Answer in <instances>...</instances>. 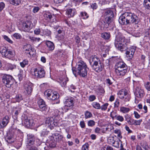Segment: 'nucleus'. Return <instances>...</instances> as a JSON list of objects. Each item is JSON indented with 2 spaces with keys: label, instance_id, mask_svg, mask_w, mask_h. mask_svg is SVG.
<instances>
[{
  "label": "nucleus",
  "instance_id": "obj_1",
  "mask_svg": "<svg viewBox=\"0 0 150 150\" xmlns=\"http://www.w3.org/2000/svg\"><path fill=\"white\" fill-rule=\"evenodd\" d=\"M139 19L137 16L134 13L125 12L123 13L119 17V22L122 25H127L131 24H137Z\"/></svg>",
  "mask_w": 150,
  "mask_h": 150
},
{
  "label": "nucleus",
  "instance_id": "obj_2",
  "mask_svg": "<svg viewBox=\"0 0 150 150\" xmlns=\"http://www.w3.org/2000/svg\"><path fill=\"white\" fill-rule=\"evenodd\" d=\"M73 74L75 76H76V73L81 77L86 78L87 75V71L88 68L85 63L83 61L80 60L76 65V69L73 67L72 69Z\"/></svg>",
  "mask_w": 150,
  "mask_h": 150
},
{
  "label": "nucleus",
  "instance_id": "obj_3",
  "mask_svg": "<svg viewBox=\"0 0 150 150\" xmlns=\"http://www.w3.org/2000/svg\"><path fill=\"white\" fill-rule=\"evenodd\" d=\"M127 41L122 35L119 34L115 37L114 44L116 48L121 51L125 50L127 48Z\"/></svg>",
  "mask_w": 150,
  "mask_h": 150
},
{
  "label": "nucleus",
  "instance_id": "obj_4",
  "mask_svg": "<svg viewBox=\"0 0 150 150\" xmlns=\"http://www.w3.org/2000/svg\"><path fill=\"white\" fill-rule=\"evenodd\" d=\"M89 63L92 69L98 72L101 71L103 68V64L98 57L96 55L91 57Z\"/></svg>",
  "mask_w": 150,
  "mask_h": 150
},
{
  "label": "nucleus",
  "instance_id": "obj_5",
  "mask_svg": "<svg viewBox=\"0 0 150 150\" xmlns=\"http://www.w3.org/2000/svg\"><path fill=\"white\" fill-rule=\"evenodd\" d=\"M0 52L3 57L9 59L13 58L15 56L14 53L13 51L7 49L5 47H2L0 48Z\"/></svg>",
  "mask_w": 150,
  "mask_h": 150
},
{
  "label": "nucleus",
  "instance_id": "obj_6",
  "mask_svg": "<svg viewBox=\"0 0 150 150\" xmlns=\"http://www.w3.org/2000/svg\"><path fill=\"white\" fill-rule=\"evenodd\" d=\"M5 140L9 144H12L15 142V146L17 149H19L22 145L21 141H16V139L12 135L8 134L5 137Z\"/></svg>",
  "mask_w": 150,
  "mask_h": 150
},
{
  "label": "nucleus",
  "instance_id": "obj_7",
  "mask_svg": "<svg viewBox=\"0 0 150 150\" xmlns=\"http://www.w3.org/2000/svg\"><path fill=\"white\" fill-rule=\"evenodd\" d=\"M14 79L12 76L9 75H4L2 78L4 84L8 88H10L14 82Z\"/></svg>",
  "mask_w": 150,
  "mask_h": 150
},
{
  "label": "nucleus",
  "instance_id": "obj_8",
  "mask_svg": "<svg viewBox=\"0 0 150 150\" xmlns=\"http://www.w3.org/2000/svg\"><path fill=\"white\" fill-rule=\"evenodd\" d=\"M33 73L35 77L37 78H44L45 75V71L44 69L41 67H38L35 69Z\"/></svg>",
  "mask_w": 150,
  "mask_h": 150
},
{
  "label": "nucleus",
  "instance_id": "obj_9",
  "mask_svg": "<svg viewBox=\"0 0 150 150\" xmlns=\"http://www.w3.org/2000/svg\"><path fill=\"white\" fill-rule=\"evenodd\" d=\"M45 94L47 96L48 99L52 100H57L59 98V95L57 92H53L51 90L46 91L45 93Z\"/></svg>",
  "mask_w": 150,
  "mask_h": 150
},
{
  "label": "nucleus",
  "instance_id": "obj_10",
  "mask_svg": "<svg viewBox=\"0 0 150 150\" xmlns=\"http://www.w3.org/2000/svg\"><path fill=\"white\" fill-rule=\"evenodd\" d=\"M33 24L30 21H27L23 22L21 25L22 30L25 32H28L32 28Z\"/></svg>",
  "mask_w": 150,
  "mask_h": 150
},
{
  "label": "nucleus",
  "instance_id": "obj_11",
  "mask_svg": "<svg viewBox=\"0 0 150 150\" xmlns=\"http://www.w3.org/2000/svg\"><path fill=\"white\" fill-rule=\"evenodd\" d=\"M23 122L25 127L28 128H31L35 125V121L32 119H28L27 117H25Z\"/></svg>",
  "mask_w": 150,
  "mask_h": 150
},
{
  "label": "nucleus",
  "instance_id": "obj_12",
  "mask_svg": "<svg viewBox=\"0 0 150 150\" xmlns=\"http://www.w3.org/2000/svg\"><path fill=\"white\" fill-rule=\"evenodd\" d=\"M134 93L136 97L139 98H141L144 96V92L143 89L139 86H137Z\"/></svg>",
  "mask_w": 150,
  "mask_h": 150
},
{
  "label": "nucleus",
  "instance_id": "obj_13",
  "mask_svg": "<svg viewBox=\"0 0 150 150\" xmlns=\"http://www.w3.org/2000/svg\"><path fill=\"white\" fill-rule=\"evenodd\" d=\"M135 51V49L132 47L127 49L126 54V57L129 59H131L133 57Z\"/></svg>",
  "mask_w": 150,
  "mask_h": 150
},
{
  "label": "nucleus",
  "instance_id": "obj_14",
  "mask_svg": "<svg viewBox=\"0 0 150 150\" xmlns=\"http://www.w3.org/2000/svg\"><path fill=\"white\" fill-rule=\"evenodd\" d=\"M74 99L72 97H67L65 98L64 103L65 106L72 108L74 106Z\"/></svg>",
  "mask_w": 150,
  "mask_h": 150
},
{
  "label": "nucleus",
  "instance_id": "obj_15",
  "mask_svg": "<svg viewBox=\"0 0 150 150\" xmlns=\"http://www.w3.org/2000/svg\"><path fill=\"white\" fill-rule=\"evenodd\" d=\"M38 103L41 110L46 111L47 110V105L45 101L40 98L38 99Z\"/></svg>",
  "mask_w": 150,
  "mask_h": 150
},
{
  "label": "nucleus",
  "instance_id": "obj_16",
  "mask_svg": "<svg viewBox=\"0 0 150 150\" xmlns=\"http://www.w3.org/2000/svg\"><path fill=\"white\" fill-rule=\"evenodd\" d=\"M127 67L122 68H118L115 69V71L117 74L120 76H123L125 75L127 71Z\"/></svg>",
  "mask_w": 150,
  "mask_h": 150
},
{
  "label": "nucleus",
  "instance_id": "obj_17",
  "mask_svg": "<svg viewBox=\"0 0 150 150\" xmlns=\"http://www.w3.org/2000/svg\"><path fill=\"white\" fill-rule=\"evenodd\" d=\"M25 92H26L28 95L30 94L33 90V85L30 83H28L25 84L24 86Z\"/></svg>",
  "mask_w": 150,
  "mask_h": 150
},
{
  "label": "nucleus",
  "instance_id": "obj_18",
  "mask_svg": "<svg viewBox=\"0 0 150 150\" xmlns=\"http://www.w3.org/2000/svg\"><path fill=\"white\" fill-rule=\"evenodd\" d=\"M76 13V11L74 8H68L66 10V14L69 18L74 17Z\"/></svg>",
  "mask_w": 150,
  "mask_h": 150
},
{
  "label": "nucleus",
  "instance_id": "obj_19",
  "mask_svg": "<svg viewBox=\"0 0 150 150\" xmlns=\"http://www.w3.org/2000/svg\"><path fill=\"white\" fill-rule=\"evenodd\" d=\"M9 118L8 116H6L3 118L1 123H0V129L5 127L9 122Z\"/></svg>",
  "mask_w": 150,
  "mask_h": 150
},
{
  "label": "nucleus",
  "instance_id": "obj_20",
  "mask_svg": "<svg viewBox=\"0 0 150 150\" xmlns=\"http://www.w3.org/2000/svg\"><path fill=\"white\" fill-rule=\"evenodd\" d=\"M113 17L106 16L105 19V21L107 26L112 27L114 25V22L112 21V18Z\"/></svg>",
  "mask_w": 150,
  "mask_h": 150
},
{
  "label": "nucleus",
  "instance_id": "obj_21",
  "mask_svg": "<svg viewBox=\"0 0 150 150\" xmlns=\"http://www.w3.org/2000/svg\"><path fill=\"white\" fill-rule=\"evenodd\" d=\"M28 143L29 144H34L35 137L32 134H29L27 135Z\"/></svg>",
  "mask_w": 150,
  "mask_h": 150
},
{
  "label": "nucleus",
  "instance_id": "obj_22",
  "mask_svg": "<svg viewBox=\"0 0 150 150\" xmlns=\"http://www.w3.org/2000/svg\"><path fill=\"white\" fill-rule=\"evenodd\" d=\"M45 123L48 126L53 127L54 125V121L53 118H47L45 121Z\"/></svg>",
  "mask_w": 150,
  "mask_h": 150
},
{
  "label": "nucleus",
  "instance_id": "obj_23",
  "mask_svg": "<svg viewBox=\"0 0 150 150\" xmlns=\"http://www.w3.org/2000/svg\"><path fill=\"white\" fill-rule=\"evenodd\" d=\"M52 137H54V139H56V142H59L62 140L63 136L61 135H59L58 134L56 133L52 134Z\"/></svg>",
  "mask_w": 150,
  "mask_h": 150
},
{
  "label": "nucleus",
  "instance_id": "obj_24",
  "mask_svg": "<svg viewBox=\"0 0 150 150\" xmlns=\"http://www.w3.org/2000/svg\"><path fill=\"white\" fill-rule=\"evenodd\" d=\"M127 67V65L123 62H119L115 64V69L118 68H123Z\"/></svg>",
  "mask_w": 150,
  "mask_h": 150
},
{
  "label": "nucleus",
  "instance_id": "obj_25",
  "mask_svg": "<svg viewBox=\"0 0 150 150\" xmlns=\"http://www.w3.org/2000/svg\"><path fill=\"white\" fill-rule=\"evenodd\" d=\"M50 140L49 143V146L51 148H54L56 147V142L54 139V137L51 136L50 137Z\"/></svg>",
  "mask_w": 150,
  "mask_h": 150
},
{
  "label": "nucleus",
  "instance_id": "obj_26",
  "mask_svg": "<svg viewBox=\"0 0 150 150\" xmlns=\"http://www.w3.org/2000/svg\"><path fill=\"white\" fill-rule=\"evenodd\" d=\"M127 91L125 89H122L118 92L117 95L121 99H122L124 98V96L126 94Z\"/></svg>",
  "mask_w": 150,
  "mask_h": 150
},
{
  "label": "nucleus",
  "instance_id": "obj_27",
  "mask_svg": "<svg viewBox=\"0 0 150 150\" xmlns=\"http://www.w3.org/2000/svg\"><path fill=\"white\" fill-rule=\"evenodd\" d=\"M60 84L62 87H64L66 85L67 82L68 81V79L67 77L64 76L63 78L60 79Z\"/></svg>",
  "mask_w": 150,
  "mask_h": 150
},
{
  "label": "nucleus",
  "instance_id": "obj_28",
  "mask_svg": "<svg viewBox=\"0 0 150 150\" xmlns=\"http://www.w3.org/2000/svg\"><path fill=\"white\" fill-rule=\"evenodd\" d=\"M4 67L6 70L9 69L12 70L16 68V66L14 64H12L9 63H6L5 64Z\"/></svg>",
  "mask_w": 150,
  "mask_h": 150
},
{
  "label": "nucleus",
  "instance_id": "obj_29",
  "mask_svg": "<svg viewBox=\"0 0 150 150\" xmlns=\"http://www.w3.org/2000/svg\"><path fill=\"white\" fill-rule=\"evenodd\" d=\"M104 15L105 16H111V17H113L114 16L113 12L110 9L105 10L104 11Z\"/></svg>",
  "mask_w": 150,
  "mask_h": 150
},
{
  "label": "nucleus",
  "instance_id": "obj_30",
  "mask_svg": "<svg viewBox=\"0 0 150 150\" xmlns=\"http://www.w3.org/2000/svg\"><path fill=\"white\" fill-rule=\"evenodd\" d=\"M46 44L49 50L52 51L54 48V43L49 41H47L46 42Z\"/></svg>",
  "mask_w": 150,
  "mask_h": 150
},
{
  "label": "nucleus",
  "instance_id": "obj_31",
  "mask_svg": "<svg viewBox=\"0 0 150 150\" xmlns=\"http://www.w3.org/2000/svg\"><path fill=\"white\" fill-rule=\"evenodd\" d=\"M143 6L146 9L150 10V0H144Z\"/></svg>",
  "mask_w": 150,
  "mask_h": 150
},
{
  "label": "nucleus",
  "instance_id": "obj_32",
  "mask_svg": "<svg viewBox=\"0 0 150 150\" xmlns=\"http://www.w3.org/2000/svg\"><path fill=\"white\" fill-rule=\"evenodd\" d=\"M112 141L113 146L116 148H118L119 147L120 144L121 143V141L120 139H117V140H112Z\"/></svg>",
  "mask_w": 150,
  "mask_h": 150
},
{
  "label": "nucleus",
  "instance_id": "obj_33",
  "mask_svg": "<svg viewBox=\"0 0 150 150\" xmlns=\"http://www.w3.org/2000/svg\"><path fill=\"white\" fill-rule=\"evenodd\" d=\"M44 16L47 20H50L52 17L51 14L48 11H45L44 13Z\"/></svg>",
  "mask_w": 150,
  "mask_h": 150
},
{
  "label": "nucleus",
  "instance_id": "obj_34",
  "mask_svg": "<svg viewBox=\"0 0 150 150\" xmlns=\"http://www.w3.org/2000/svg\"><path fill=\"white\" fill-rule=\"evenodd\" d=\"M101 37L105 40H108L110 37V34L109 33L105 32L101 34Z\"/></svg>",
  "mask_w": 150,
  "mask_h": 150
},
{
  "label": "nucleus",
  "instance_id": "obj_35",
  "mask_svg": "<svg viewBox=\"0 0 150 150\" xmlns=\"http://www.w3.org/2000/svg\"><path fill=\"white\" fill-rule=\"evenodd\" d=\"M21 0H10V3L13 5L17 6L21 3Z\"/></svg>",
  "mask_w": 150,
  "mask_h": 150
},
{
  "label": "nucleus",
  "instance_id": "obj_36",
  "mask_svg": "<svg viewBox=\"0 0 150 150\" xmlns=\"http://www.w3.org/2000/svg\"><path fill=\"white\" fill-rule=\"evenodd\" d=\"M91 105L94 108L96 109H100V105L99 103L97 102H93Z\"/></svg>",
  "mask_w": 150,
  "mask_h": 150
},
{
  "label": "nucleus",
  "instance_id": "obj_37",
  "mask_svg": "<svg viewBox=\"0 0 150 150\" xmlns=\"http://www.w3.org/2000/svg\"><path fill=\"white\" fill-rule=\"evenodd\" d=\"M99 24L101 26V28H105L108 27L105 21L103 20H100L99 21Z\"/></svg>",
  "mask_w": 150,
  "mask_h": 150
},
{
  "label": "nucleus",
  "instance_id": "obj_38",
  "mask_svg": "<svg viewBox=\"0 0 150 150\" xmlns=\"http://www.w3.org/2000/svg\"><path fill=\"white\" fill-rule=\"evenodd\" d=\"M114 133L117 135V137L119 139H121L122 136L121 135V133L120 129H116L114 130Z\"/></svg>",
  "mask_w": 150,
  "mask_h": 150
},
{
  "label": "nucleus",
  "instance_id": "obj_39",
  "mask_svg": "<svg viewBox=\"0 0 150 150\" xmlns=\"http://www.w3.org/2000/svg\"><path fill=\"white\" fill-rule=\"evenodd\" d=\"M130 110V109L127 108L122 107L120 108V111L124 113L128 112Z\"/></svg>",
  "mask_w": 150,
  "mask_h": 150
},
{
  "label": "nucleus",
  "instance_id": "obj_40",
  "mask_svg": "<svg viewBox=\"0 0 150 150\" xmlns=\"http://www.w3.org/2000/svg\"><path fill=\"white\" fill-rule=\"evenodd\" d=\"M124 98L123 99H124V101L125 102H129L130 99V95L127 92L126 94L124 96Z\"/></svg>",
  "mask_w": 150,
  "mask_h": 150
},
{
  "label": "nucleus",
  "instance_id": "obj_41",
  "mask_svg": "<svg viewBox=\"0 0 150 150\" xmlns=\"http://www.w3.org/2000/svg\"><path fill=\"white\" fill-rule=\"evenodd\" d=\"M28 62L27 59H24L23 61L22 62L20 63V66L21 67L24 68L26 65L28 64Z\"/></svg>",
  "mask_w": 150,
  "mask_h": 150
},
{
  "label": "nucleus",
  "instance_id": "obj_42",
  "mask_svg": "<svg viewBox=\"0 0 150 150\" xmlns=\"http://www.w3.org/2000/svg\"><path fill=\"white\" fill-rule=\"evenodd\" d=\"M84 115L86 119L90 118L92 116L91 113L88 111H86L85 112Z\"/></svg>",
  "mask_w": 150,
  "mask_h": 150
},
{
  "label": "nucleus",
  "instance_id": "obj_43",
  "mask_svg": "<svg viewBox=\"0 0 150 150\" xmlns=\"http://www.w3.org/2000/svg\"><path fill=\"white\" fill-rule=\"evenodd\" d=\"M43 32V34L46 35L47 36H49L51 34V32L47 29H46L45 30H42Z\"/></svg>",
  "mask_w": 150,
  "mask_h": 150
},
{
  "label": "nucleus",
  "instance_id": "obj_44",
  "mask_svg": "<svg viewBox=\"0 0 150 150\" xmlns=\"http://www.w3.org/2000/svg\"><path fill=\"white\" fill-rule=\"evenodd\" d=\"M15 99L16 102H19L21 100L23 99L22 96L20 95H18L16 96Z\"/></svg>",
  "mask_w": 150,
  "mask_h": 150
},
{
  "label": "nucleus",
  "instance_id": "obj_45",
  "mask_svg": "<svg viewBox=\"0 0 150 150\" xmlns=\"http://www.w3.org/2000/svg\"><path fill=\"white\" fill-rule=\"evenodd\" d=\"M114 104V107L115 108H118L120 105V101L118 99H116L115 100Z\"/></svg>",
  "mask_w": 150,
  "mask_h": 150
},
{
  "label": "nucleus",
  "instance_id": "obj_46",
  "mask_svg": "<svg viewBox=\"0 0 150 150\" xmlns=\"http://www.w3.org/2000/svg\"><path fill=\"white\" fill-rule=\"evenodd\" d=\"M81 17H83V18L86 19L88 18V16L87 13L85 12H82L81 13Z\"/></svg>",
  "mask_w": 150,
  "mask_h": 150
},
{
  "label": "nucleus",
  "instance_id": "obj_47",
  "mask_svg": "<svg viewBox=\"0 0 150 150\" xmlns=\"http://www.w3.org/2000/svg\"><path fill=\"white\" fill-rule=\"evenodd\" d=\"M89 144L88 143H86L83 145L82 147V150H88Z\"/></svg>",
  "mask_w": 150,
  "mask_h": 150
},
{
  "label": "nucleus",
  "instance_id": "obj_48",
  "mask_svg": "<svg viewBox=\"0 0 150 150\" xmlns=\"http://www.w3.org/2000/svg\"><path fill=\"white\" fill-rule=\"evenodd\" d=\"M27 53L30 56H32L33 57H34L35 54V51L32 48L30 52H27Z\"/></svg>",
  "mask_w": 150,
  "mask_h": 150
},
{
  "label": "nucleus",
  "instance_id": "obj_49",
  "mask_svg": "<svg viewBox=\"0 0 150 150\" xmlns=\"http://www.w3.org/2000/svg\"><path fill=\"white\" fill-rule=\"evenodd\" d=\"M25 48L26 47H27V48H26L25 50V52L26 53H27V52H30V50H32V49L33 48L29 44H28L25 47Z\"/></svg>",
  "mask_w": 150,
  "mask_h": 150
},
{
  "label": "nucleus",
  "instance_id": "obj_50",
  "mask_svg": "<svg viewBox=\"0 0 150 150\" xmlns=\"http://www.w3.org/2000/svg\"><path fill=\"white\" fill-rule=\"evenodd\" d=\"M95 124V122L93 120H91L88 121V125L89 126L93 127L94 126Z\"/></svg>",
  "mask_w": 150,
  "mask_h": 150
},
{
  "label": "nucleus",
  "instance_id": "obj_51",
  "mask_svg": "<svg viewBox=\"0 0 150 150\" xmlns=\"http://www.w3.org/2000/svg\"><path fill=\"white\" fill-rule=\"evenodd\" d=\"M110 115L112 119H114L115 118H116L117 116L116 112L115 111H112L110 113Z\"/></svg>",
  "mask_w": 150,
  "mask_h": 150
},
{
  "label": "nucleus",
  "instance_id": "obj_52",
  "mask_svg": "<svg viewBox=\"0 0 150 150\" xmlns=\"http://www.w3.org/2000/svg\"><path fill=\"white\" fill-rule=\"evenodd\" d=\"M20 73L18 75V77L20 81H21L22 80L23 78V71L22 70H20Z\"/></svg>",
  "mask_w": 150,
  "mask_h": 150
},
{
  "label": "nucleus",
  "instance_id": "obj_53",
  "mask_svg": "<svg viewBox=\"0 0 150 150\" xmlns=\"http://www.w3.org/2000/svg\"><path fill=\"white\" fill-rule=\"evenodd\" d=\"M14 37L16 39H20L21 38V35L19 33H15L13 35Z\"/></svg>",
  "mask_w": 150,
  "mask_h": 150
},
{
  "label": "nucleus",
  "instance_id": "obj_54",
  "mask_svg": "<svg viewBox=\"0 0 150 150\" xmlns=\"http://www.w3.org/2000/svg\"><path fill=\"white\" fill-rule=\"evenodd\" d=\"M21 110V108L20 107H19L16 109L15 112V115L17 116L19 113H20Z\"/></svg>",
  "mask_w": 150,
  "mask_h": 150
},
{
  "label": "nucleus",
  "instance_id": "obj_55",
  "mask_svg": "<svg viewBox=\"0 0 150 150\" xmlns=\"http://www.w3.org/2000/svg\"><path fill=\"white\" fill-rule=\"evenodd\" d=\"M63 33L61 34H58L57 35L58 39L60 41L62 40L64 38V35Z\"/></svg>",
  "mask_w": 150,
  "mask_h": 150
},
{
  "label": "nucleus",
  "instance_id": "obj_56",
  "mask_svg": "<svg viewBox=\"0 0 150 150\" xmlns=\"http://www.w3.org/2000/svg\"><path fill=\"white\" fill-rule=\"evenodd\" d=\"M108 105V103H105L104 104L100 106V108L102 110H106Z\"/></svg>",
  "mask_w": 150,
  "mask_h": 150
},
{
  "label": "nucleus",
  "instance_id": "obj_57",
  "mask_svg": "<svg viewBox=\"0 0 150 150\" xmlns=\"http://www.w3.org/2000/svg\"><path fill=\"white\" fill-rule=\"evenodd\" d=\"M102 148L105 150H113V149L112 147L108 145H105L102 147Z\"/></svg>",
  "mask_w": 150,
  "mask_h": 150
},
{
  "label": "nucleus",
  "instance_id": "obj_58",
  "mask_svg": "<svg viewBox=\"0 0 150 150\" xmlns=\"http://www.w3.org/2000/svg\"><path fill=\"white\" fill-rule=\"evenodd\" d=\"M142 122V120H134V124L133 125H139Z\"/></svg>",
  "mask_w": 150,
  "mask_h": 150
},
{
  "label": "nucleus",
  "instance_id": "obj_59",
  "mask_svg": "<svg viewBox=\"0 0 150 150\" xmlns=\"http://www.w3.org/2000/svg\"><path fill=\"white\" fill-rule=\"evenodd\" d=\"M116 119L117 120L121 122L123 121L124 120V119L123 117L122 116L120 115H117L116 117Z\"/></svg>",
  "mask_w": 150,
  "mask_h": 150
},
{
  "label": "nucleus",
  "instance_id": "obj_60",
  "mask_svg": "<svg viewBox=\"0 0 150 150\" xmlns=\"http://www.w3.org/2000/svg\"><path fill=\"white\" fill-rule=\"evenodd\" d=\"M3 38L6 40L10 43H12L13 41L8 37L5 35L3 36Z\"/></svg>",
  "mask_w": 150,
  "mask_h": 150
},
{
  "label": "nucleus",
  "instance_id": "obj_61",
  "mask_svg": "<svg viewBox=\"0 0 150 150\" xmlns=\"http://www.w3.org/2000/svg\"><path fill=\"white\" fill-rule=\"evenodd\" d=\"M145 86L147 90L150 91V82H147V83L145 84Z\"/></svg>",
  "mask_w": 150,
  "mask_h": 150
},
{
  "label": "nucleus",
  "instance_id": "obj_62",
  "mask_svg": "<svg viewBox=\"0 0 150 150\" xmlns=\"http://www.w3.org/2000/svg\"><path fill=\"white\" fill-rule=\"evenodd\" d=\"M5 4L3 2L0 3V11H1L4 8Z\"/></svg>",
  "mask_w": 150,
  "mask_h": 150
},
{
  "label": "nucleus",
  "instance_id": "obj_63",
  "mask_svg": "<svg viewBox=\"0 0 150 150\" xmlns=\"http://www.w3.org/2000/svg\"><path fill=\"white\" fill-rule=\"evenodd\" d=\"M91 8L93 9V10L96 9L98 7L97 4L96 3L92 4L91 5Z\"/></svg>",
  "mask_w": 150,
  "mask_h": 150
},
{
  "label": "nucleus",
  "instance_id": "obj_64",
  "mask_svg": "<svg viewBox=\"0 0 150 150\" xmlns=\"http://www.w3.org/2000/svg\"><path fill=\"white\" fill-rule=\"evenodd\" d=\"M106 83L108 85L110 86L112 84V82L111 80L109 79H107L105 81Z\"/></svg>",
  "mask_w": 150,
  "mask_h": 150
}]
</instances>
